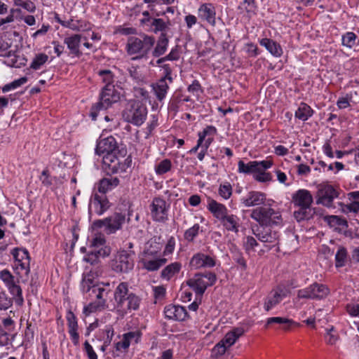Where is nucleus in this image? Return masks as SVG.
<instances>
[{"label": "nucleus", "instance_id": "1", "mask_svg": "<svg viewBox=\"0 0 359 359\" xmlns=\"http://www.w3.org/2000/svg\"><path fill=\"white\" fill-rule=\"evenodd\" d=\"M81 287L83 293L93 300L83 308V312L86 316L102 311L107 307L108 292L104 287L95 284L92 275L88 274L83 278Z\"/></svg>", "mask_w": 359, "mask_h": 359}, {"label": "nucleus", "instance_id": "2", "mask_svg": "<svg viewBox=\"0 0 359 359\" xmlns=\"http://www.w3.org/2000/svg\"><path fill=\"white\" fill-rule=\"evenodd\" d=\"M155 42L153 36L142 34L140 37L130 36L126 45V50L132 60H147Z\"/></svg>", "mask_w": 359, "mask_h": 359}, {"label": "nucleus", "instance_id": "3", "mask_svg": "<svg viewBox=\"0 0 359 359\" xmlns=\"http://www.w3.org/2000/svg\"><path fill=\"white\" fill-rule=\"evenodd\" d=\"M114 299L116 309L122 313L139 309L142 299L133 292H129L128 284L126 282L120 283L116 287Z\"/></svg>", "mask_w": 359, "mask_h": 359}, {"label": "nucleus", "instance_id": "4", "mask_svg": "<svg viewBox=\"0 0 359 359\" xmlns=\"http://www.w3.org/2000/svg\"><path fill=\"white\" fill-rule=\"evenodd\" d=\"M313 198L307 189H299L292 194V202L299 210L294 212V217L297 222L308 220L312 218L314 210L311 208Z\"/></svg>", "mask_w": 359, "mask_h": 359}, {"label": "nucleus", "instance_id": "5", "mask_svg": "<svg viewBox=\"0 0 359 359\" xmlns=\"http://www.w3.org/2000/svg\"><path fill=\"white\" fill-rule=\"evenodd\" d=\"M121 96V89L114 85H105L100 94L99 102L93 105L90 111V116L95 121L100 111H105L114 103L118 102Z\"/></svg>", "mask_w": 359, "mask_h": 359}, {"label": "nucleus", "instance_id": "6", "mask_svg": "<svg viewBox=\"0 0 359 359\" xmlns=\"http://www.w3.org/2000/svg\"><path fill=\"white\" fill-rule=\"evenodd\" d=\"M250 217L262 226H280L283 223L280 213L273 209L269 203L252 210Z\"/></svg>", "mask_w": 359, "mask_h": 359}, {"label": "nucleus", "instance_id": "7", "mask_svg": "<svg viewBox=\"0 0 359 359\" xmlns=\"http://www.w3.org/2000/svg\"><path fill=\"white\" fill-rule=\"evenodd\" d=\"M147 109L146 106L140 100H130L127 102L123 111L124 120L135 126H140L146 120Z\"/></svg>", "mask_w": 359, "mask_h": 359}, {"label": "nucleus", "instance_id": "8", "mask_svg": "<svg viewBox=\"0 0 359 359\" xmlns=\"http://www.w3.org/2000/svg\"><path fill=\"white\" fill-rule=\"evenodd\" d=\"M132 250L121 249L117 252L111 260V266L116 273H128L134 267V256Z\"/></svg>", "mask_w": 359, "mask_h": 359}, {"label": "nucleus", "instance_id": "9", "mask_svg": "<svg viewBox=\"0 0 359 359\" xmlns=\"http://www.w3.org/2000/svg\"><path fill=\"white\" fill-rule=\"evenodd\" d=\"M216 133L217 129L215 127L212 126H208L205 127L203 131L198 133L197 144L189 151V152L191 154L196 153L200 149L197 157L199 161H203L207 149L212 142Z\"/></svg>", "mask_w": 359, "mask_h": 359}, {"label": "nucleus", "instance_id": "10", "mask_svg": "<svg viewBox=\"0 0 359 359\" xmlns=\"http://www.w3.org/2000/svg\"><path fill=\"white\" fill-rule=\"evenodd\" d=\"M273 226H264L252 229L253 234L257 239L265 243L269 250L278 247L279 244L280 233L277 230L272 229Z\"/></svg>", "mask_w": 359, "mask_h": 359}, {"label": "nucleus", "instance_id": "11", "mask_svg": "<svg viewBox=\"0 0 359 359\" xmlns=\"http://www.w3.org/2000/svg\"><path fill=\"white\" fill-rule=\"evenodd\" d=\"M124 222V215L120 213H115L103 219L95 220L93 223V228L95 229L104 228L107 233L111 234L120 229Z\"/></svg>", "mask_w": 359, "mask_h": 359}, {"label": "nucleus", "instance_id": "12", "mask_svg": "<svg viewBox=\"0 0 359 359\" xmlns=\"http://www.w3.org/2000/svg\"><path fill=\"white\" fill-rule=\"evenodd\" d=\"M339 196V190L331 184L323 183L318 186L316 203L327 208H332L334 199Z\"/></svg>", "mask_w": 359, "mask_h": 359}, {"label": "nucleus", "instance_id": "13", "mask_svg": "<svg viewBox=\"0 0 359 359\" xmlns=\"http://www.w3.org/2000/svg\"><path fill=\"white\" fill-rule=\"evenodd\" d=\"M330 294V289L325 285L314 283L309 287L297 291V298L321 300Z\"/></svg>", "mask_w": 359, "mask_h": 359}, {"label": "nucleus", "instance_id": "14", "mask_svg": "<svg viewBox=\"0 0 359 359\" xmlns=\"http://www.w3.org/2000/svg\"><path fill=\"white\" fill-rule=\"evenodd\" d=\"M15 259L14 270L18 275L24 273L27 276L30 271V257L29 252L25 248H15L11 251Z\"/></svg>", "mask_w": 359, "mask_h": 359}, {"label": "nucleus", "instance_id": "15", "mask_svg": "<svg viewBox=\"0 0 359 359\" xmlns=\"http://www.w3.org/2000/svg\"><path fill=\"white\" fill-rule=\"evenodd\" d=\"M0 279L4 283L11 294L13 296L15 304L18 306H22L24 303L22 291L20 286L15 283V278L11 273L7 269L1 271Z\"/></svg>", "mask_w": 359, "mask_h": 359}, {"label": "nucleus", "instance_id": "16", "mask_svg": "<svg viewBox=\"0 0 359 359\" xmlns=\"http://www.w3.org/2000/svg\"><path fill=\"white\" fill-rule=\"evenodd\" d=\"M216 280V276L212 273L206 274L198 273L187 280V285L198 294H203L206 288L212 285Z\"/></svg>", "mask_w": 359, "mask_h": 359}, {"label": "nucleus", "instance_id": "17", "mask_svg": "<svg viewBox=\"0 0 359 359\" xmlns=\"http://www.w3.org/2000/svg\"><path fill=\"white\" fill-rule=\"evenodd\" d=\"M170 205L160 197L153 199L150 206L151 215L154 221L157 222H165L168 219V210Z\"/></svg>", "mask_w": 359, "mask_h": 359}, {"label": "nucleus", "instance_id": "18", "mask_svg": "<svg viewBox=\"0 0 359 359\" xmlns=\"http://www.w3.org/2000/svg\"><path fill=\"white\" fill-rule=\"evenodd\" d=\"M109 208V203L105 195L97 193L92 194L88 204V215L90 218L93 215H102Z\"/></svg>", "mask_w": 359, "mask_h": 359}, {"label": "nucleus", "instance_id": "19", "mask_svg": "<svg viewBox=\"0 0 359 359\" xmlns=\"http://www.w3.org/2000/svg\"><path fill=\"white\" fill-rule=\"evenodd\" d=\"M106 240L103 235H96L91 241L90 248L93 249L88 254V259H92L93 257L99 258L109 256L110 250L104 246Z\"/></svg>", "mask_w": 359, "mask_h": 359}, {"label": "nucleus", "instance_id": "20", "mask_svg": "<svg viewBox=\"0 0 359 359\" xmlns=\"http://www.w3.org/2000/svg\"><path fill=\"white\" fill-rule=\"evenodd\" d=\"M288 290L283 287L278 286L272 290L264 299V308L269 311L280 303L287 296Z\"/></svg>", "mask_w": 359, "mask_h": 359}, {"label": "nucleus", "instance_id": "21", "mask_svg": "<svg viewBox=\"0 0 359 359\" xmlns=\"http://www.w3.org/2000/svg\"><path fill=\"white\" fill-rule=\"evenodd\" d=\"M271 165L272 162L271 161H250L246 164L240 161L238 162V170L241 172L250 173L257 170H266L271 168Z\"/></svg>", "mask_w": 359, "mask_h": 359}, {"label": "nucleus", "instance_id": "22", "mask_svg": "<svg viewBox=\"0 0 359 359\" xmlns=\"http://www.w3.org/2000/svg\"><path fill=\"white\" fill-rule=\"evenodd\" d=\"M118 143L116 139L112 136L100 139L96 145L95 153L101 156L105 154L116 152Z\"/></svg>", "mask_w": 359, "mask_h": 359}, {"label": "nucleus", "instance_id": "23", "mask_svg": "<svg viewBox=\"0 0 359 359\" xmlns=\"http://www.w3.org/2000/svg\"><path fill=\"white\" fill-rule=\"evenodd\" d=\"M165 317L169 320L182 321L187 317L185 307L178 305H168L164 309Z\"/></svg>", "mask_w": 359, "mask_h": 359}, {"label": "nucleus", "instance_id": "24", "mask_svg": "<svg viewBox=\"0 0 359 359\" xmlns=\"http://www.w3.org/2000/svg\"><path fill=\"white\" fill-rule=\"evenodd\" d=\"M81 39L82 36L79 34L67 36L64 39V43L69 50V54L72 55L73 57H80L82 55V52L80 50Z\"/></svg>", "mask_w": 359, "mask_h": 359}, {"label": "nucleus", "instance_id": "25", "mask_svg": "<svg viewBox=\"0 0 359 359\" xmlns=\"http://www.w3.org/2000/svg\"><path fill=\"white\" fill-rule=\"evenodd\" d=\"M182 265L179 262H172L164 267L160 273V278L166 281L175 280L180 273Z\"/></svg>", "mask_w": 359, "mask_h": 359}, {"label": "nucleus", "instance_id": "26", "mask_svg": "<svg viewBox=\"0 0 359 359\" xmlns=\"http://www.w3.org/2000/svg\"><path fill=\"white\" fill-rule=\"evenodd\" d=\"M189 264L191 268L199 269L201 267H212L215 265L212 257L203 253L194 255L190 260Z\"/></svg>", "mask_w": 359, "mask_h": 359}, {"label": "nucleus", "instance_id": "27", "mask_svg": "<svg viewBox=\"0 0 359 359\" xmlns=\"http://www.w3.org/2000/svg\"><path fill=\"white\" fill-rule=\"evenodd\" d=\"M168 259L165 257H142V268L148 271H156L163 266Z\"/></svg>", "mask_w": 359, "mask_h": 359}, {"label": "nucleus", "instance_id": "28", "mask_svg": "<svg viewBox=\"0 0 359 359\" xmlns=\"http://www.w3.org/2000/svg\"><path fill=\"white\" fill-rule=\"evenodd\" d=\"M245 207L257 206L266 203V195L259 191H250L242 199Z\"/></svg>", "mask_w": 359, "mask_h": 359}, {"label": "nucleus", "instance_id": "29", "mask_svg": "<svg viewBox=\"0 0 359 359\" xmlns=\"http://www.w3.org/2000/svg\"><path fill=\"white\" fill-rule=\"evenodd\" d=\"M67 320L68 326V332L73 344L76 346L79 344V335L78 330V323L75 315L72 311L67 314Z\"/></svg>", "mask_w": 359, "mask_h": 359}, {"label": "nucleus", "instance_id": "30", "mask_svg": "<svg viewBox=\"0 0 359 359\" xmlns=\"http://www.w3.org/2000/svg\"><path fill=\"white\" fill-rule=\"evenodd\" d=\"M208 209L217 219V222L224 226V206L215 200L209 199Z\"/></svg>", "mask_w": 359, "mask_h": 359}, {"label": "nucleus", "instance_id": "31", "mask_svg": "<svg viewBox=\"0 0 359 359\" xmlns=\"http://www.w3.org/2000/svg\"><path fill=\"white\" fill-rule=\"evenodd\" d=\"M169 82L164 79H160L152 84L153 91L159 102H162L165 98L169 89Z\"/></svg>", "mask_w": 359, "mask_h": 359}, {"label": "nucleus", "instance_id": "32", "mask_svg": "<svg viewBox=\"0 0 359 359\" xmlns=\"http://www.w3.org/2000/svg\"><path fill=\"white\" fill-rule=\"evenodd\" d=\"M244 330L241 327H236L229 331L226 334V346H231L235 344L237 339L243 334ZM233 355L230 354L227 351V347H226V359H231Z\"/></svg>", "mask_w": 359, "mask_h": 359}, {"label": "nucleus", "instance_id": "33", "mask_svg": "<svg viewBox=\"0 0 359 359\" xmlns=\"http://www.w3.org/2000/svg\"><path fill=\"white\" fill-rule=\"evenodd\" d=\"M169 40L165 33H161L151 53L154 57L163 55L167 50Z\"/></svg>", "mask_w": 359, "mask_h": 359}, {"label": "nucleus", "instance_id": "34", "mask_svg": "<svg viewBox=\"0 0 359 359\" xmlns=\"http://www.w3.org/2000/svg\"><path fill=\"white\" fill-rule=\"evenodd\" d=\"M259 43L275 57H280L283 54V50L280 44L272 39L264 38L259 41Z\"/></svg>", "mask_w": 359, "mask_h": 359}, {"label": "nucleus", "instance_id": "35", "mask_svg": "<svg viewBox=\"0 0 359 359\" xmlns=\"http://www.w3.org/2000/svg\"><path fill=\"white\" fill-rule=\"evenodd\" d=\"M118 184L119 180L117 177L103 178L99 182L97 189L102 195H104L116 187Z\"/></svg>", "mask_w": 359, "mask_h": 359}, {"label": "nucleus", "instance_id": "36", "mask_svg": "<svg viewBox=\"0 0 359 359\" xmlns=\"http://www.w3.org/2000/svg\"><path fill=\"white\" fill-rule=\"evenodd\" d=\"M229 257L231 258L236 263H237L241 268L242 270L246 269V262L244 259L241 252L239 250L238 247L233 243L229 244Z\"/></svg>", "mask_w": 359, "mask_h": 359}, {"label": "nucleus", "instance_id": "37", "mask_svg": "<svg viewBox=\"0 0 359 359\" xmlns=\"http://www.w3.org/2000/svg\"><path fill=\"white\" fill-rule=\"evenodd\" d=\"M272 324L282 325L283 329L285 330H288L292 325L299 326V324L294 322L293 320L283 317H271L267 318L265 325L266 327H268Z\"/></svg>", "mask_w": 359, "mask_h": 359}, {"label": "nucleus", "instance_id": "38", "mask_svg": "<svg viewBox=\"0 0 359 359\" xmlns=\"http://www.w3.org/2000/svg\"><path fill=\"white\" fill-rule=\"evenodd\" d=\"M199 16L207 20L212 25H215L216 20L215 17V13L210 5H202L198 9Z\"/></svg>", "mask_w": 359, "mask_h": 359}, {"label": "nucleus", "instance_id": "39", "mask_svg": "<svg viewBox=\"0 0 359 359\" xmlns=\"http://www.w3.org/2000/svg\"><path fill=\"white\" fill-rule=\"evenodd\" d=\"M169 25V22H165L161 18H153L148 26L150 27L151 30L154 33L156 34L159 32L161 33H165V32L168 29Z\"/></svg>", "mask_w": 359, "mask_h": 359}, {"label": "nucleus", "instance_id": "40", "mask_svg": "<svg viewBox=\"0 0 359 359\" xmlns=\"http://www.w3.org/2000/svg\"><path fill=\"white\" fill-rule=\"evenodd\" d=\"M312 109L305 103H301L295 111V117L301 121H305L313 114Z\"/></svg>", "mask_w": 359, "mask_h": 359}, {"label": "nucleus", "instance_id": "41", "mask_svg": "<svg viewBox=\"0 0 359 359\" xmlns=\"http://www.w3.org/2000/svg\"><path fill=\"white\" fill-rule=\"evenodd\" d=\"M129 346L130 345L128 344L126 338L125 339L123 335H122V338L121 339V340L114 344V350L113 351V355L114 357H120L126 354L128 352Z\"/></svg>", "mask_w": 359, "mask_h": 359}, {"label": "nucleus", "instance_id": "42", "mask_svg": "<svg viewBox=\"0 0 359 359\" xmlns=\"http://www.w3.org/2000/svg\"><path fill=\"white\" fill-rule=\"evenodd\" d=\"M161 248L160 243L154 242L153 245V242L151 241L149 247L144 251L142 257H163L161 254Z\"/></svg>", "mask_w": 359, "mask_h": 359}, {"label": "nucleus", "instance_id": "43", "mask_svg": "<svg viewBox=\"0 0 359 359\" xmlns=\"http://www.w3.org/2000/svg\"><path fill=\"white\" fill-rule=\"evenodd\" d=\"M48 60V56L46 53H38L30 63L29 68L33 70L40 69Z\"/></svg>", "mask_w": 359, "mask_h": 359}, {"label": "nucleus", "instance_id": "44", "mask_svg": "<svg viewBox=\"0 0 359 359\" xmlns=\"http://www.w3.org/2000/svg\"><path fill=\"white\" fill-rule=\"evenodd\" d=\"M172 166L171 161L168 158H165L155 165L154 171L157 175H162L170 171Z\"/></svg>", "mask_w": 359, "mask_h": 359}, {"label": "nucleus", "instance_id": "45", "mask_svg": "<svg viewBox=\"0 0 359 359\" xmlns=\"http://www.w3.org/2000/svg\"><path fill=\"white\" fill-rule=\"evenodd\" d=\"M180 57V48L178 46H175L174 48L171 49L169 54L166 56L159 58L156 63L157 65H161L164 63L168 60L170 61H177Z\"/></svg>", "mask_w": 359, "mask_h": 359}, {"label": "nucleus", "instance_id": "46", "mask_svg": "<svg viewBox=\"0 0 359 359\" xmlns=\"http://www.w3.org/2000/svg\"><path fill=\"white\" fill-rule=\"evenodd\" d=\"M347 250L344 247H339L335 255V266L340 268L345 266L347 261Z\"/></svg>", "mask_w": 359, "mask_h": 359}, {"label": "nucleus", "instance_id": "47", "mask_svg": "<svg viewBox=\"0 0 359 359\" xmlns=\"http://www.w3.org/2000/svg\"><path fill=\"white\" fill-rule=\"evenodd\" d=\"M14 298L11 297L4 290L0 291V310L6 311L12 306Z\"/></svg>", "mask_w": 359, "mask_h": 359}, {"label": "nucleus", "instance_id": "48", "mask_svg": "<svg viewBox=\"0 0 359 359\" xmlns=\"http://www.w3.org/2000/svg\"><path fill=\"white\" fill-rule=\"evenodd\" d=\"M124 338L127 339L128 344H138L142 337V332L140 330L131 331L123 334Z\"/></svg>", "mask_w": 359, "mask_h": 359}, {"label": "nucleus", "instance_id": "49", "mask_svg": "<svg viewBox=\"0 0 359 359\" xmlns=\"http://www.w3.org/2000/svg\"><path fill=\"white\" fill-rule=\"evenodd\" d=\"M339 205L341 207V212L345 214L350 212L356 214L359 212V201H353L346 205L342 203H339Z\"/></svg>", "mask_w": 359, "mask_h": 359}, {"label": "nucleus", "instance_id": "50", "mask_svg": "<svg viewBox=\"0 0 359 359\" xmlns=\"http://www.w3.org/2000/svg\"><path fill=\"white\" fill-rule=\"evenodd\" d=\"M238 228V219L234 215H226V229L229 231L237 233Z\"/></svg>", "mask_w": 359, "mask_h": 359}, {"label": "nucleus", "instance_id": "51", "mask_svg": "<svg viewBox=\"0 0 359 359\" xmlns=\"http://www.w3.org/2000/svg\"><path fill=\"white\" fill-rule=\"evenodd\" d=\"M27 81V77H25V76L21 77L18 79H16V80L12 81L10 83L5 85L2 88V91H3V93H6L11 90L16 89L18 87L21 86L22 85L25 84Z\"/></svg>", "mask_w": 359, "mask_h": 359}, {"label": "nucleus", "instance_id": "52", "mask_svg": "<svg viewBox=\"0 0 359 359\" xmlns=\"http://www.w3.org/2000/svg\"><path fill=\"white\" fill-rule=\"evenodd\" d=\"M200 228V225L198 224H196L191 228L187 229L184 234V239L189 242L193 241L198 236Z\"/></svg>", "mask_w": 359, "mask_h": 359}, {"label": "nucleus", "instance_id": "53", "mask_svg": "<svg viewBox=\"0 0 359 359\" xmlns=\"http://www.w3.org/2000/svg\"><path fill=\"white\" fill-rule=\"evenodd\" d=\"M98 75L105 85H114V76L111 71L108 69L100 70Z\"/></svg>", "mask_w": 359, "mask_h": 359}, {"label": "nucleus", "instance_id": "54", "mask_svg": "<svg viewBox=\"0 0 359 359\" xmlns=\"http://www.w3.org/2000/svg\"><path fill=\"white\" fill-rule=\"evenodd\" d=\"M357 36L351 32L346 33L342 36V44L348 48H353L355 45Z\"/></svg>", "mask_w": 359, "mask_h": 359}, {"label": "nucleus", "instance_id": "55", "mask_svg": "<svg viewBox=\"0 0 359 359\" xmlns=\"http://www.w3.org/2000/svg\"><path fill=\"white\" fill-rule=\"evenodd\" d=\"M102 162L105 165L111 166L112 164H114V167H115L118 163V158L115 154V152L114 153H109V154H102Z\"/></svg>", "mask_w": 359, "mask_h": 359}, {"label": "nucleus", "instance_id": "56", "mask_svg": "<svg viewBox=\"0 0 359 359\" xmlns=\"http://www.w3.org/2000/svg\"><path fill=\"white\" fill-rule=\"evenodd\" d=\"M175 245H176L175 238L173 236H170L168 238L167 243L165 244V246L164 248V250L163 252V257H167V256L172 255L175 250Z\"/></svg>", "mask_w": 359, "mask_h": 359}, {"label": "nucleus", "instance_id": "57", "mask_svg": "<svg viewBox=\"0 0 359 359\" xmlns=\"http://www.w3.org/2000/svg\"><path fill=\"white\" fill-rule=\"evenodd\" d=\"M353 93L346 94V97L339 98L337 105L339 109H346L350 106V103L353 102Z\"/></svg>", "mask_w": 359, "mask_h": 359}, {"label": "nucleus", "instance_id": "58", "mask_svg": "<svg viewBox=\"0 0 359 359\" xmlns=\"http://www.w3.org/2000/svg\"><path fill=\"white\" fill-rule=\"evenodd\" d=\"M11 45L7 42L0 43V57H10L14 55V51L10 49Z\"/></svg>", "mask_w": 359, "mask_h": 359}, {"label": "nucleus", "instance_id": "59", "mask_svg": "<svg viewBox=\"0 0 359 359\" xmlns=\"http://www.w3.org/2000/svg\"><path fill=\"white\" fill-rule=\"evenodd\" d=\"M158 65L163 70L164 75L161 79H164L169 83H171L172 82V77L171 76L172 69L170 65L165 62Z\"/></svg>", "mask_w": 359, "mask_h": 359}, {"label": "nucleus", "instance_id": "60", "mask_svg": "<svg viewBox=\"0 0 359 359\" xmlns=\"http://www.w3.org/2000/svg\"><path fill=\"white\" fill-rule=\"evenodd\" d=\"M265 170L255 171L254 178L259 182H266L271 180L270 173L264 172Z\"/></svg>", "mask_w": 359, "mask_h": 359}, {"label": "nucleus", "instance_id": "61", "mask_svg": "<svg viewBox=\"0 0 359 359\" xmlns=\"http://www.w3.org/2000/svg\"><path fill=\"white\" fill-rule=\"evenodd\" d=\"M326 220L330 226H343L347 223L344 219L336 215L328 216Z\"/></svg>", "mask_w": 359, "mask_h": 359}, {"label": "nucleus", "instance_id": "62", "mask_svg": "<svg viewBox=\"0 0 359 359\" xmlns=\"http://www.w3.org/2000/svg\"><path fill=\"white\" fill-rule=\"evenodd\" d=\"M39 180L42 184L46 187H49L53 184V180L48 169H45L42 171Z\"/></svg>", "mask_w": 359, "mask_h": 359}, {"label": "nucleus", "instance_id": "63", "mask_svg": "<svg viewBox=\"0 0 359 359\" xmlns=\"http://www.w3.org/2000/svg\"><path fill=\"white\" fill-rule=\"evenodd\" d=\"M243 245L245 250L249 252L250 250H255V248L257 246L259 243L254 237L248 236L245 238Z\"/></svg>", "mask_w": 359, "mask_h": 359}, {"label": "nucleus", "instance_id": "64", "mask_svg": "<svg viewBox=\"0 0 359 359\" xmlns=\"http://www.w3.org/2000/svg\"><path fill=\"white\" fill-rule=\"evenodd\" d=\"M10 332L0 324V345L6 346L9 341Z\"/></svg>", "mask_w": 359, "mask_h": 359}]
</instances>
